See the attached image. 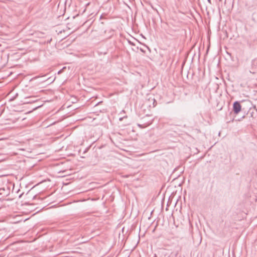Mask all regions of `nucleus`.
<instances>
[{
	"label": "nucleus",
	"instance_id": "f257e3e1",
	"mask_svg": "<svg viewBox=\"0 0 257 257\" xmlns=\"http://www.w3.org/2000/svg\"><path fill=\"white\" fill-rule=\"evenodd\" d=\"M149 117H150V116L147 115L146 117H143L142 120L143 123L142 124H139V126L142 127H146L151 124L152 119H150L149 120L147 121V118Z\"/></svg>",
	"mask_w": 257,
	"mask_h": 257
},
{
	"label": "nucleus",
	"instance_id": "f03ea898",
	"mask_svg": "<svg viewBox=\"0 0 257 257\" xmlns=\"http://www.w3.org/2000/svg\"><path fill=\"white\" fill-rule=\"evenodd\" d=\"M241 106L240 102L236 101L233 104V111L235 114H238L241 110Z\"/></svg>",
	"mask_w": 257,
	"mask_h": 257
},
{
	"label": "nucleus",
	"instance_id": "7ed1b4c3",
	"mask_svg": "<svg viewBox=\"0 0 257 257\" xmlns=\"http://www.w3.org/2000/svg\"><path fill=\"white\" fill-rule=\"evenodd\" d=\"M252 66L257 70V59H255L252 61Z\"/></svg>",
	"mask_w": 257,
	"mask_h": 257
},
{
	"label": "nucleus",
	"instance_id": "20e7f679",
	"mask_svg": "<svg viewBox=\"0 0 257 257\" xmlns=\"http://www.w3.org/2000/svg\"><path fill=\"white\" fill-rule=\"evenodd\" d=\"M127 118V117L126 116H125L123 117H120V118H119V120H120V121H121V120H123V119H126V118Z\"/></svg>",
	"mask_w": 257,
	"mask_h": 257
},
{
	"label": "nucleus",
	"instance_id": "39448f33",
	"mask_svg": "<svg viewBox=\"0 0 257 257\" xmlns=\"http://www.w3.org/2000/svg\"><path fill=\"white\" fill-rule=\"evenodd\" d=\"M152 100L153 101L154 107H155V104H154V103H156V100H155V99H154V98H153V99H152Z\"/></svg>",
	"mask_w": 257,
	"mask_h": 257
},
{
	"label": "nucleus",
	"instance_id": "423d86ee",
	"mask_svg": "<svg viewBox=\"0 0 257 257\" xmlns=\"http://www.w3.org/2000/svg\"><path fill=\"white\" fill-rule=\"evenodd\" d=\"M208 2L210 4H211V0H207Z\"/></svg>",
	"mask_w": 257,
	"mask_h": 257
},
{
	"label": "nucleus",
	"instance_id": "0eeeda50",
	"mask_svg": "<svg viewBox=\"0 0 257 257\" xmlns=\"http://www.w3.org/2000/svg\"><path fill=\"white\" fill-rule=\"evenodd\" d=\"M220 134H221V133H220V132H219L218 133V135H219V136H220Z\"/></svg>",
	"mask_w": 257,
	"mask_h": 257
},
{
	"label": "nucleus",
	"instance_id": "6e6552de",
	"mask_svg": "<svg viewBox=\"0 0 257 257\" xmlns=\"http://www.w3.org/2000/svg\"><path fill=\"white\" fill-rule=\"evenodd\" d=\"M153 257H157L156 254H155Z\"/></svg>",
	"mask_w": 257,
	"mask_h": 257
},
{
	"label": "nucleus",
	"instance_id": "1a4fd4ad",
	"mask_svg": "<svg viewBox=\"0 0 257 257\" xmlns=\"http://www.w3.org/2000/svg\"><path fill=\"white\" fill-rule=\"evenodd\" d=\"M72 128H73V129L76 128V126L73 127Z\"/></svg>",
	"mask_w": 257,
	"mask_h": 257
}]
</instances>
